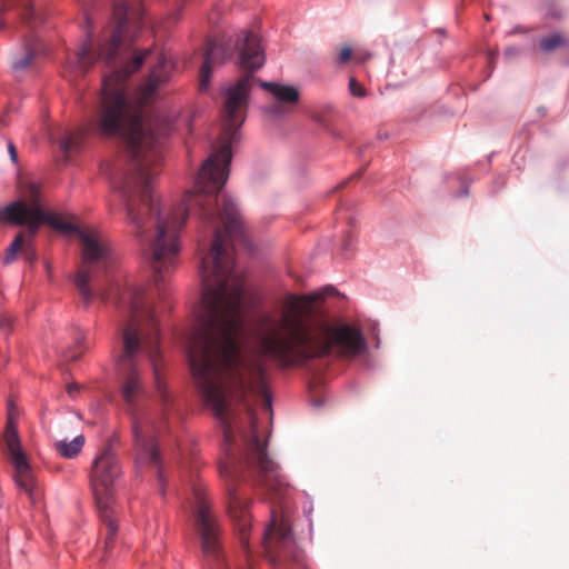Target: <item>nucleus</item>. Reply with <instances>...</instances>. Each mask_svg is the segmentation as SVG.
<instances>
[{
  "label": "nucleus",
  "mask_w": 569,
  "mask_h": 569,
  "mask_svg": "<svg viewBox=\"0 0 569 569\" xmlns=\"http://www.w3.org/2000/svg\"><path fill=\"white\" fill-rule=\"evenodd\" d=\"M2 222L29 227L30 237L37 234L43 222L56 229L76 233L81 246V262L73 281L83 303H91L93 295L90 283L100 273H108L114 263L110 244L101 232L96 229H81L56 214L46 213L37 206L28 208L23 201L12 202L1 209L0 223Z\"/></svg>",
  "instance_id": "nucleus-2"
},
{
  "label": "nucleus",
  "mask_w": 569,
  "mask_h": 569,
  "mask_svg": "<svg viewBox=\"0 0 569 569\" xmlns=\"http://www.w3.org/2000/svg\"><path fill=\"white\" fill-rule=\"evenodd\" d=\"M122 475L120 462L110 446L96 456L91 465L90 482L96 503H114L113 491Z\"/></svg>",
  "instance_id": "nucleus-7"
},
{
  "label": "nucleus",
  "mask_w": 569,
  "mask_h": 569,
  "mask_svg": "<svg viewBox=\"0 0 569 569\" xmlns=\"http://www.w3.org/2000/svg\"><path fill=\"white\" fill-rule=\"evenodd\" d=\"M83 338L82 333L80 332L77 337H76V341L77 343H80V340Z\"/></svg>",
  "instance_id": "nucleus-26"
},
{
  "label": "nucleus",
  "mask_w": 569,
  "mask_h": 569,
  "mask_svg": "<svg viewBox=\"0 0 569 569\" xmlns=\"http://www.w3.org/2000/svg\"><path fill=\"white\" fill-rule=\"evenodd\" d=\"M8 150H9V154H10V158L12 160V162H17V158H18V153H17V149L14 147V144L12 142L9 143L8 146Z\"/></svg>",
  "instance_id": "nucleus-22"
},
{
  "label": "nucleus",
  "mask_w": 569,
  "mask_h": 569,
  "mask_svg": "<svg viewBox=\"0 0 569 569\" xmlns=\"http://www.w3.org/2000/svg\"><path fill=\"white\" fill-rule=\"evenodd\" d=\"M114 27L109 41L101 46L99 51L92 50L91 40L83 43L72 60L68 61V68L74 77L83 76L98 60L112 64L118 57L121 47L127 40L132 41L131 27H136L140 16L134 12L128 0H116L113 10Z\"/></svg>",
  "instance_id": "nucleus-4"
},
{
  "label": "nucleus",
  "mask_w": 569,
  "mask_h": 569,
  "mask_svg": "<svg viewBox=\"0 0 569 569\" xmlns=\"http://www.w3.org/2000/svg\"><path fill=\"white\" fill-rule=\"evenodd\" d=\"M349 90L353 97L363 98L366 96V89L355 78L349 80Z\"/></svg>",
  "instance_id": "nucleus-19"
},
{
  "label": "nucleus",
  "mask_w": 569,
  "mask_h": 569,
  "mask_svg": "<svg viewBox=\"0 0 569 569\" xmlns=\"http://www.w3.org/2000/svg\"><path fill=\"white\" fill-rule=\"evenodd\" d=\"M546 14L555 19H560L562 17V10L559 6L552 3L549 6Z\"/></svg>",
  "instance_id": "nucleus-21"
},
{
  "label": "nucleus",
  "mask_w": 569,
  "mask_h": 569,
  "mask_svg": "<svg viewBox=\"0 0 569 569\" xmlns=\"http://www.w3.org/2000/svg\"><path fill=\"white\" fill-rule=\"evenodd\" d=\"M99 519L101 521V535L103 536L104 551L112 550L118 532V511L114 503L100 502L97 505Z\"/></svg>",
  "instance_id": "nucleus-10"
},
{
  "label": "nucleus",
  "mask_w": 569,
  "mask_h": 569,
  "mask_svg": "<svg viewBox=\"0 0 569 569\" xmlns=\"http://www.w3.org/2000/svg\"><path fill=\"white\" fill-rule=\"evenodd\" d=\"M351 56H352L351 48H349V47L342 48L339 51V57H338L339 63H341V64L347 63L351 59Z\"/></svg>",
  "instance_id": "nucleus-20"
},
{
  "label": "nucleus",
  "mask_w": 569,
  "mask_h": 569,
  "mask_svg": "<svg viewBox=\"0 0 569 569\" xmlns=\"http://www.w3.org/2000/svg\"><path fill=\"white\" fill-rule=\"evenodd\" d=\"M193 526L199 535L203 557L211 569H221V528L200 488L193 490Z\"/></svg>",
  "instance_id": "nucleus-5"
},
{
  "label": "nucleus",
  "mask_w": 569,
  "mask_h": 569,
  "mask_svg": "<svg viewBox=\"0 0 569 569\" xmlns=\"http://www.w3.org/2000/svg\"><path fill=\"white\" fill-rule=\"evenodd\" d=\"M537 111H538V113H539V116H540V117H546V114H547V109H546V107H539V108L537 109Z\"/></svg>",
  "instance_id": "nucleus-24"
},
{
  "label": "nucleus",
  "mask_w": 569,
  "mask_h": 569,
  "mask_svg": "<svg viewBox=\"0 0 569 569\" xmlns=\"http://www.w3.org/2000/svg\"><path fill=\"white\" fill-rule=\"evenodd\" d=\"M84 138H86L84 129H78L76 131L67 132L59 140V148L66 154V157H69L71 153H74V152H78L81 150Z\"/></svg>",
  "instance_id": "nucleus-14"
},
{
  "label": "nucleus",
  "mask_w": 569,
  "mask_h": 569,
  "mask_svg": "<svg viewBox=\"0 0 569 569\" xmlns=\"http://www.w3.org/2000/svg\"><path fill=\"white\" fill-rule=\"evenodd\" d=\"M84 437L82 435L77 436L71 441L61 440L54 443L56 451L66 459L76 458L84 446Z\"/></svg>",
  "instance_id": "nucleus-15"
},
{
  "label": "nucleus",
  "mask_w": 569,
  "mask_h": 569,
  "mask_svg": "<svg viewBox=\"0 0 569 569\" xmlns=\"http://www.w3.org/2000/svg\"><path fill=\"white\" fill-rule=\"evenodd\" d=\"M80 387L77 383H70L67 387V391L71 397H74V395L79 391Z\"/></svg>",
  "instance_id": "nucleus-23"
},
{
  "label": "nucleus",
  "mask_w": 569,
  "mask_h": 569,
  "mask_svg": "<svg viewBox=\"0 0 569 569\" xmlns=\"http://www.w3.org/2000/svg\"><path fill=\"white\" fill-rule=\"evenodd\" d=\"M228 58V50L223 44L209 40L203 54V63L200 68L199 90L207 92L210 87V79L212 74V67L214 63L223 62Z\"/></svg>",
  "instance_id": "nucleus-9"
},
{
  "label": "nucleus",
  "mask_w": 569,
  "mask_h": 569,
  "mask_svg": "<svg viewBox=\"0 0 569 569\" xmlns=\"http://www.w3.org/2000/svg\"><path fill=\"white\" fill-rule=\"evenodd\" d=\"M21 193L23 198H26L30 206L27 204L28 208L39 207L41 210L38 199L40 194V186L34 181H26L21 183Z\"/></svg>",
  "instance_id": "nucleus-17"
},
{
  "label": "nucleus",
  "mask_w": 569,
  "mask_h": 569,
  "mask_svg": "<svg viewBox=\"0 0 569 569\" xmlns=\"http://www.w3.org/2000/svg\"><path fill=\"white\" fill-rule=\"evenodd\" d=\"M290 528L282 517L279 518L277 512L272 510V518L270 525L266 528L263 543L264 549L268 553L272 552L271 541L277 539L279 541H284L289 537Z\"/></svg>",
  "instance_id": "nucleus-12"
},
{
  "label": "nucleus",
  "mask_w": 569,
  "mask_h": 569,
  "mask_svg": "<svg viewBox=\"0 0 569 569\" xmlns=\"http://www.w3.org/2000/svg\"><path fill=\"white\" fill-rule=\"evenodd\" d=\"M34 237L36 234L33 237H30L29 227H27L26 232L18 233L14 240L7 249L6 256L3 258V263H11L14 260L16 254L18 252H21L27 261L33 262L37 259L36 249L33 247Z\"/></svg>",
  "instance_id": "nucleus-11"
},
{
  "label": "nucleus",
  "mask_w": 569,
  "mask_h": 569,
  "mask_svg": "<svg viewBox=\"0 0 569 569\" xmlns=\"http://www.w3.org/2000/svg\"><path fill=\"white\" fill-rule=\"evenodd\" d=\"M2 27H3V23L0 21V30L2 29Z\"/></svg>",
  "instance_id": "nucleus-29"
},
{
  "label": "nucleus",
  "mask_w": 569,
  "mask_h": 569,
  "mask_svg": "<svg viewBox=\"0 0 569 569\" xmlns=\"http://www.w3.org/2000/svg\"><path fill=\"white\" fill-rule=\"evenodd\" d=\"M10 319L9 318H2L0 319V327L9 326Z\"/></svg>",
  "instance_id": "nucleus-25"
},
{
  "label": "nucleus",
  "mask_w": 569,
  "mask_h": 569,
  "mask_svg": "<svg viewBox=\"0 0 569 569\" xmlns=\"http://www.w3.org/2000/svg\"><path fill=\"white\" fill-rule=\"evenodd\" d=\"M2 441L3 451L14 469L16 486L28 496L32 505L38 503L42 496L41 489L27 455L21 449L17 426L11 415L8 417Z\"/></svg>",
  "instance_id": "nucleus-6"
},
{
  "label": "nucleus",
  "mask_w": 569,
  "mask_h": 569,
  "mask_svg": "<svg viewBox=\"0 0 569 569\" xmlns=\"http://www.w3.org/2000/svg\"><path fill=\"white\" fill-rule=\"evenodd\" d=\"M80 353H81V351L78 352V353H73V355L70 356V358L74 360V359H77L79 357Z\"/></svg>",
  "instance_id": "nucleus-27"
},
{
  "label": "nucleus",
  "mask_w": 569,
  "mask_h": 569,
  "mask_svg": "<svg viewBox=\"0 0 569 569\" xmlns=\"http://www.w3.org/2000/svg\"><path fill=\"white\" fill-rule=\"evenodd\" d=\"M312 300L305 305L295 300L277 320L264 316L253 342H328V325L315 329L307 319V309Z\"/></svg>",
  "instance_id": "nucleus-3"
},
{
  "label": "nucleus",
  "mask_w": 569,
  "mask_h": 569,
  "mask_svg": "<svg viewBox=\"0 0 569 569\" xmlns=\"http://www.w3.org/2000/svg\"><path fill=\"white\" fill-rule=\"evenodd\" d=\"M44 52L43 43L36 37H29L23 44L11 54V68L14 72L31 70L37 59Z\"/></svg>",
  "instance_id": "nucleus-8"
},
{
  "label": "nucleus",
  "mask_w": 569,
  "mask_h": 569,
  "mask_svg": "<svg viewBox=\"0 0 569 569\" xmlns=\"http://www.w3.org/2000/svg\"><path fill=\"white\" fill-rule=\"evenodd\" d=\"M507 53H516V52L512 51L511 49H507Z\"/></svg>",
  "instance_id": "nucleus-28"
},
{
  "label": "nucleus",
  "mask_w": 569,
  "mask_h": 569,
  "mask_svg": "<svg viewBox=\"0 0 569 569\" xmlns=\"http://www.w3.org/2000/svg\"><path fill=\"white\" fill-rule=\"evenodd\" d=\"M260 87L270 92L277 101L283 103H297L299 91L292 86L261 81Z\"/></svg>",
  "instance_id": "nucleus-13"
},
{
  "label": "nucleus",
  "mask_w": 569,
  "mask_h": 569,
  "mask_svg": "<svg viewBox=\"0 0 569 569\" xmlns=\"http://www.w3.org/2000/svg\"><path fill=\"white\" fill-rule=\"evenodd\" d=\"M567 40L560 33H553L547 37H543L539 40V49L545 53H551L555 50L566 46Z\"/></svg>",
  "instance_id": "nucleus-16"
},
{
  "label": "nucleus",
  "mask_w": 569,
  "mask_h": 569,
  "mask_svg": "<svg viewBox=\"0 0 569 569\" xmlns=\"http://www.w3.org/2000/svg\"><path fill=\"white\" fill-rule=\"evenodd\" d=\"M10 6H20L21 16L28 23L31 22L33 17V9L29 4V0H0V9L9 8Z\"/></svg>",
  "instance_id": "nucleus-18"
},
{
  "label": "nucleus",
  "mask_w": 569,
  "mask_h": 569,
  "mask_svg": "<svg viewBox=\"0 0 569 569\" xmlns=\"http://www.w3.org/2000/svg\"><path fill=\"white\" fill-rule=\"evenodd\" d=\"M92 295V299L97 297L103 302L112 301L123 318L120 329L121 349L116 358L120 396L131 417L137 462L156 469L163 492L164 478L156 442L157 428L141 408L147 396L140 365L144 358L152 368L153 385L159 397L163 401L168 399L159 349V329L153 311L143 287L122 282L119 278L110 280L108 288L96 284Z\"/></svg>",
  "instance_id": "nucleus-1"
}]
</instances>
